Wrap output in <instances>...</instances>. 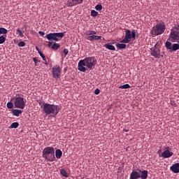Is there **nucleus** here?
I'll return each instance as SVG.
<instances>
[{"label": "nucleus", "instance_id": "f257e3e1", "mask_svg": "<svg viewBox=\"0 0 179 179\" xmlns=\"http://www.w3.org/2000/svg\"><path fill=\"white\" fill-rule=\"evenodd\" d=\"M95 65H96V61L94 58L89 57L84 59L80 60V62H78V71L81 72H85L86 71L85 67L92 70Z\"/></svg>", "mask_w": 179, "mask_h": 179}, {"label": "nucleus", "instance_id": "f03ea898", "mask_svg": "<svg viewBox=\"0 0 179 179\" xmlns=\"http://www.w3.org/2000/svg\"><path fill=\"white\" fill-rule=\"evenodd\" d=\"M43 111L46 115H50L55 117L60 111V108L58 105L50 104L43 103Z\"/></svg>", "mask_w": 179, "mask_h": 179}, {"label": "nucleus", "instance_id": "7ed1b4c3", "mask_svg": "<svg viewBox=\"0 0 179 179\" xmlns=\"http://www.w3.org/2000/svg\"><path fill=\"white\" fill-rule=\"evenodd\" d=\"M43 157L48 162H54L55 157V148L53 147H45L43 150Z\"/></svg>", "mask_w": 179, "mask_h": 179}, {"label": "nucleus", "instance_id": "20e7f679", "mask_svg": "<svg viewBox=\"0 0 179 179\" xmlns=\"http://www.w3.org/2000/svg\"><path fill=\"white\" fill-rule=\"evenodd\" d=\"M136 31L135 29H133L132 31H131L129 29H127L125 32V37L123 40L120 41V43L127 44L131 41V38L133 40L136 39Z\"/></svg>", "mask_w": 179, "mask_h": 179}, {"label": "nucleus", "instance_id": "39448f33", "mask_svg": "<svg viewBox=\"0 0 179 179\" xmlns=\"http://www.w3.org/2000/svg\"><path fill=\"white\" fill-rule=\"evenodd\" d=\"M166 29V25L164 22H160L157 24L156 26L153 27L152 31V36H159L162 35Z\"/></svg>", "mask_w": 179, "mask_h": 179}, {"label": "nucleus", "instance_id": "423d86ee", "mask_svg": "<svg viewBox=\"0 0 179 179\" xmlns=\"http://www.w3.org/2000/svg\"><path fill=\"white\" fill-rule=\"evenodd\" d=\"M65 32H59V33H50L46 34L45 38L49 41H59V39L61 40L64 36Z\"/></svg>", "mask_w": 179, "mask_h": 179}, {"label": "nucleus", "instance_id": "0eeeda50", "mask_svg": "<svg viewBox=\"0 0 179 179\" xmlns=\"http://www.w3.org/2000/svg\"><path fill=\"white\" fill-rule=\"evenodd\" d=\"M170 38L175 43L179 41V25H176L171 31Z\"/></svg>", "mask_w": 179, "mask_h": 179}, {"label": "nucleus", "instance_id": "6e6552de", "mask_svg": "<svg viewBox=\"0 0 179 179\" xmlns=\"http://www.w3.org/2000/svg\"><path fill=\"white\" fill-rule=\"evenodd\" d=\"M15 107L20 109H24L26 107V102L24 98L22 96H17L15 98L14 101Z\"/></svg>", "mask_w": 179, "mask_h": 179}, {"label": "nucleus", "instance_id": "1a4fd4ad", "mask_svg": "<svg viewBox=\"0 0 179 179\" xmlns=\"http://www.w3.org/2000/svg\"><path fill=\"white\" fill-rule=\"evenodd\" d=\"M61 69L59 66H55L52 68V75L54 78L59 79L60 78Z\"/></svg>", "mask_w": 179, "mask_h": 179}, {"label": "nucleus", "instance_id": "9d476101", "mask_svg": "<svg viewBox=\"0 0 179 179\" xmlns=\"http://www.w3.org/2000/svg\"><path fill=\"white\" fill-rule=\"evenodd\" d=\"M83 0H68L66 6L68 7H73L83 3Z\"/></svg>", "mask_w": 179, "mask_h": 179}, {"label": "nucleus", "instance_id": "9b49d317", "mask_svg": "<svg viewBox=\"0 0 179 179\" xmlns=\"http://www.w3.org/2000/svg\"><path fill=\"white\" fill-rule=\"evenodd\" d=\"M171 148H169V147H166L165 151L162 152V155L164 158L167 159L173 156V152H171Z\"/></svg>", "mask_w": 179, "mask_h": 179}, {"label": "nucleus", "instance_id": "f8f14e48", "mask_svg": "<svg viewBox=\"0 0 179 179\" xmlns=\"http://www.w3.org/2000/svg\"><path fill=\"white\" fill-rule=\"evenodd\" d=\"M151 55L155 57V58H157V59H159L160 58V51H159V49L157 48V47H154L151 49Z\"/></svg>", "mask_w": 179, "mask_h": 179}, {"label": "nucleus", "instance_id": "ddd939ff", "mask_svg": "<svg viewBox=\"0 0 179 179\" xmlns=\"http://www.w3.org/2000/svg\"><path fill=\"white\" fill-rule=\"evenodd\" d=\"M52 43L49 41L48 46L49 48L51 47V48L54 50H57L60 48V45H59V43H54L52 45Z\"/></svg>", "mask_w": 179, "mask_h": 179}, {"label": "nucleus", "instance_id": "4468645a", "mask_svg": "<svg viewBox=\"0 0 179 179\" xmlns=\"http://www.w3.org/2000/svg\"><path fill=\"white\" fill-rule=\"evenodd\" d=\"M171 170L175 173H179V162L172 165V166H171Z\"/></svg>", "mask_w": 179, "mask_h": 179}, {"label": "nucleus", "instance_id": "2eb2a0df", "mask_svg": "<svg viewBox=\"0 0 179 179\" xmlns=\"http://www.w3.org/2000/svg\"><path fill=\"white\" fill-rule=\"evenodd\" d=\"M141 178V173L139 172H136V171H134L131 173L130 178L131 179H137Z\"/></svg>", "mask_w": 179, "mask_h": 179}, {"label": "nucleus", "instance_id": "dca6fc26", "mask_svg": "<svg viewBox=\"0 0 179 179\" xmlns=\"http://www.w3.org/2000/svg\"><path fill=\"white\" fill-rule=\"evenodd\" d=\"M101 36H96V35H92L87 37V40L90 41H99V40H101Z\"/></svg>", "mask_w": 179, "mask_h": 179}, {"label": "nucleus", "instance_id": "f3484780", "mask_svg": "<svg viewBox=\"0 0 179 179\" xmlns=\"http://www.w3.org/2000/svg\"><path fill=\"white\" fill-rule=\"evenodd\" d=\"M23 111L22 110L19 109H13V115L15 117H19L20 116V114H22Z\"/></svg>", "mask_w": 179, "mask_h": 179}, {"label": "nucleus", "instance_id": "a211bd4d", "mask_svg": "<svg viewBox=\"0 0 179 179\" xmlns=\"http://www.w3.org/2000/svg\"><path fill=\"white\" fill-rule=\"evenodd\" d=\"M104 48H106V49L111 50V51L115 50V47L114 45H111L110 43L105 44Z\"/></svg>", "mask_w": 179, "mask_h": 179}, {"label": "nucleus", "instance_id": "6ab92c4d", "mask_svg": "<svg viewBox=\"0 0 179 179\" xmlns=\"http://www.w3.org/2000/svg\"><path fill=\"white\" fill-rule=\"evenodd\" d=\"M140 173H141V178L142 179H147L148 178V171H141L140 170Z\"/></svg>", "mask_w": 179, "mask_h": 179}, {"label": "nucleus", "instance_id": "aec40b11", "mask_svg": "<svg viewBox=\"0 0 179 179\" xmlns=\"http://www.w3.org/2000/svg\"><path fill=\"white\" fill-rule=\"evenodd\" d=\"M116 47L117 48L118 50H122L125 49L127 48V45L124 43H117L116 45Z\"/></svg>", "mask_w": 179, "mask_h": 179}, {"label": "nucleus", "instance_id": "412c9836", "mask_svg": "<svg viewBox=\"0 0 179 179\" xmlns=\"http://www.w3.org/2000/svg\"><path fill=\"white\" fill-rule=\"evenodd\" d=\"M62 155V152L61 150H56L55 151V156L57 159H60Z\"/></svg>", "mask_w": 179, "mask_h": 179}, {"label": "nucleus", "instance_id": "4be33fe9", "mask_svg": "<svg viewBox=\"0 0 179 179\" xmlns=\"http://www.w3.org/2000/svg\"><path fill=\"white\" fill-rule=\"evenodd\" d=\"M17 127H19V122H13L10 126V129H17Z\"/></svg>", "mask_w": 179, "mask_h": 179}, {"label": "nucleus", "instance_id": "5701e85b", "mask_svg": "<svg viewBox=\"0 0 179 179\" xmlns=\"http://www.w3.org/2000/svg\"><path fill=\"white\" fill-rule=\"evenodd\" d=\"M178 50H179V44L178 43H174L172 45L171 50L174 52V51H177Z\"/></svg>", "mask_w": 179, "mask_h": 179}, {"label": "nucleus", "instance_id": "b1692460", "mask_svg": "<svg viewBox=\"0 0 179 179\" xmlns=\"http://www.w3.org/2000/svg\"><path fill=\"white\" fill-rule=\"evenodd\" d=\"M60 173L62 176L65 177V178H68L69 175L66 172V171H65V169H61L60 171Z\"/></svg>", "mask_w": 179, "mask_h": 179}, {"label": "nucleus", "instance_id": "393cba45", "mask_svg": "<svg viewBox=\"0 0 179 179\" xmlns=\"http://www.w3.org/2000/svg\"><path fill=\"white\" fill-rule=\"evenodd\" d=\"M166 47L167 50H172L173 45L171 42L166 41Z\"/></svg>", "mask_w": 179, "mask_h": 179}, {"label": "nucleus", "instance_id": "a878e982", "mask_svg": "<svg viewBox=\"0 0 179 179\" xmlns=\"http://www.w3.org/2000/svg\"><path fill=\"white\" fill-rule=\"evenodd\" d=\"M120 89H122V90H127V89H129L130 88V85L129 84H124L122 85H120L119 87Z\"/></svg>", "mask_w": 179, "mask_h": 179}, {"label": "nucleus", "instance_id": "bb28decb", "mask_svg": "<svg viewBox=\"0 0 179 179\" xmlns=\"http://www.w3.org/2000/svg\"><path fill=\"white\" fill-rule=\"evenodd\" d=\"M0 33L3 35H6L8 34V30L6 28L1 27L0 28Z\"/></svg>", "mask_w": 179, "mask_h": 179}, {"label": "nucleus", "instance_id": "cd10ccee", "mask_svg": "<svg viewBox=\"0 0 179 179\" xmlns=\"http://www.w3.org/2000/svg\"><path fill=\"white\" fill-rule=\"evenodd\" d=\"M6 41V37L3 36H0V45L3 44Z\"/></svg>", "mask_w": 179, "mask_h": 179}, {"label": "nucleus", "instance_id": "c85d7f7f", "mask_svg": "<svg viewBox=\"0 0 179 179\" xmlns=\"http://www.w3.org/2000/svg\"><path fill=\"white\" fill-rule=\"evenodd\" d=\"M91 15L93 17H96L98 15V12H96L95 10H91Z\"/></svg>", "mask_w": 179, "mask_h": 179}, {"label": "nucleus", "instance_id": "c756f323", "mask_svg": "<svg viewBox=\"0 0 179 179\" xmlns=\"http://www.w3.org/2000/svg\"><path fill=\"white\" fill-rule=\"evenodd\" d=\"M86 34L87 36H94L96 34V32L95 31H89Z\"/></svg>", "mask_w": 179, "mask_h": 179}, {"label": "nucleus", "instance_id": "7c9ffc66", "mask_svg": "<svg viewBox=\"0 0 179 179\" xmlns=\"http://www.w3.org/2000/svg\"><path fill=\"white\" fill-rule=\"evenodd\" d=\"M17 34L19 35L20 37H23V33L22 32V30L20 29V28L17 29Z\"/></svg>", "mask_w": 179, "mask_h": 179}, {"label": "nucleus", "instance_id": "2f4dec72", "mask_svg": "<svg viewBox=\"0 0 179 179\" xmlns=\"http://www.w3.org/2000/svg\"><path fill=\"white\" fill-rule=\"evenodd\" d=\"M95 9L97 11H101L102 10V6L101 4H97L96 6H95Z\"/></svg>", "mask_w": 179, "mask_h": 179}, {"label": "nucleus", "instance_id": "473e14b6", "mask_svg": "<svg viewBox=\"0 0 179 179\" xmlns=\"http://www.w3.org/2000/svg\"><path fill=\"white\" fill-rule=\"evenodd\" d=\"M7 108L8 109H12L13 108V103L12 102H8L7 103Z\"/></svg>", "mask_w": 179, "mask_h": 179}, {"label": "nucleus", "instance_id": "72a5a7b5", "mask_svg": "<svg viewBox=\"0 0 179 179\" xmlns=\"http://www.w3.org/2000/svg\"><path fill=\"white\" fill-rule=\"evenodd\" d=\"M26 45V43H24V41H20V43H18V46L19 47H24Z\"/></svg>", "mask_w": 179, "mask_h": 179}, {"label": "nucleus", "instance_id": "f704fd0d", "mask_svg": "<svg viewBox=\"0 0 179 179\" xmlns=\"http://www.w3.org/2000/svg\"><path fill=\"white\" fill-rule=\"evenodd\" d=\"M38 53L40 55V56L42 57L43 61H45V55L43 54V52H41V51H38Z\"/></svg>", "mask_w": 179, "mask_h": 179}, {"label": "nucleus", "instance_id": "c9c22d12", "mask_svg": "<svg viewBox=\"0 0 179 179\" xmlns=\"http://www.w3.org/2000/svg\"><path fill=\"white\" fill-rule=\"evenodd\" d=\"M99 93H100V90L98 89V88L96 89L95 91H94V94L98 95V94H99Z\"/></svg>", "mask_w": 179, "mask_h": 179}, {"label": "nucleus", "instance_id": "e433bc0d", "mask_svg": "<svg viewBox=\"0 0 179 179\" xmlns=\"http://www.w3.org/2000/svg\"><path fill=\"white\" fill-rule=\"evenodd\" d=\"M64 53L65 55H67L69 54V50L66 49V48H65V49L64 50Z\"/></svg>", "mask_w": 179, "mask_h": 179}, {"label": "nucleus", "instance_id": "4c0bfd02", "mask_svg": "<svg viewBox=\"0 0 179 179\" xmlns=\"http://www.w3.org/2000/svg\"><path fill=\"white\" fill-rule=\"evenodd\" d=\"M38 34L41 35V36H44L45 35V33L42 31H38Z\"/></svg>", "mask_w": 179, "mask_h": 179}, {"label": "nucleus", "instance_id": "58836bf2", "mask_svg": "<svg viewBox=\"0 0 179 179\" xmlns=\"http://www.w3.org/2000/svg\"><path fill=\"white\" fill-rule=\"evenodd\" d=\"M33 61L34 62V63L36 64L38 63V60L36 58H34Z\"/></svg>", "mask_w": 179, "mask_h": 179}, {"label": "nucleus", "instance_id": "ea45409f", "mask_svg": "<svg viewBox=\"0 0 179 179\" xmlns=\"http://www.w3.org/2000/svg\"><path fill=\"white\" fill-rule=\"evenodd\" d=\"M43 64H45V65H48V62H47V60H46V58H45V60H44Z\"/></svg>", "mask_w": 179, "mask_h": 179}, {"label": "nucleus", "instance_id": "a19ab883", "mask_svg": "<svg viewBox=\"0 0 179 179\" xmlns=\"http://www.w3.org/2000/svg\"><path fill=\"white\" fill-rule=\"evenodd\" d=\"M36 50H38V48H36Z\"/></svg>", "mask_w": 179, "mask_h": 179}, {"label": "nucleus", "instance_id": "79ce46f5", "mask_svg": "<svg viewBox=\"0 0 179 179\" xmlns=\"http://www.w3.org/2000/svg\"><path fill=\"white\" fill-rule=\"evenodd\" d=\"M2 34L1 33H0V35Z\"/></svg>", "mask_w": 179, "mask_h": 179}, {"label": "nucleus", "instance_id": "37998d69", "mask_svg": "<svg viewBox=\"0 0 179 179\" xmlns=\"http://www.w3.org/2000/svg\"><path fill=\"white\" fill-rule=\"evenodd\" d=\"M178 45H179V41H178Z\"/></svg>", "mask_w": 179, "mask_h": 179}]
</instances>
